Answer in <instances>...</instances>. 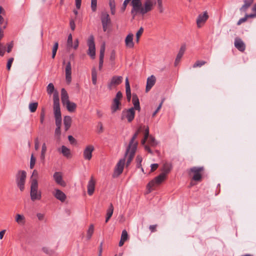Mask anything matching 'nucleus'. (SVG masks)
I'll return each mask as SVG.
<instances>
[{
  "label": "nucleus",
  "instance_id": "obj_36",
  "mask_svg": "<svg viewBox=\"0 0 256 256\" xmlns=\"http://www.w3.org/2000/svg\"><path fill=\"white\" fill-rule=\"evenodd\" d=\"M92 84L96 85L97 83V72L95 68L92 70Z\"/></svg>",
  "mask_w": 256,
  "mask_h": 256
},
{
  "label": "nucleus",
  "instance_id": "obj_20",
  "mask_svg": "<svg viewBox=\"0 0 256 256\" xmlns=\"http://www.w3.org/2000/svg\"><path fill=\"white\" fill-rule=\"evenodd\" d=\"M156 78L153 75L151 76H150L148 78L146 88V92H148L154 86L156 82Z\"/></svg>",
  "mask_w": 256,
  "mask_h": 256
},
{
  "label": "nucleus",
  "instance_id": "obj_39",
  "mask_svg": "<svg viewBox=\"0 0 256 256\" xmlns=\"http://www.w3.org/2000/svg\"><path fill=\"white\" fill-rule=\"evenodd\" d=\"M66 46L68 49L71 48L72 47V36L71 34H69L68 36Z\"/></svg>",
  "mask_w": 256,
  "mask_h": 256
},
{
  "label": "nucleus",
  "instance_id": "obj_10",
  "mask_svg": "<svg viewBox=\"0 0 256 256\" xmlns=\"http://www.w3.org/2000/svg\"><path fill=\"white\" fill-rule=\"evenodd\" d=\"M122 76H114L112 77L110 82L108 84V87L110 90H112L113 88L120 84L122 81Z\"/></svg>",
  "mask_w": 256,
  "mask_h": 256
},
{
  "label": "nucleus",
  "instance_id": "obj_53",
  "mask_svg": "<svg viewBox=\"0 0 256 256\" xmlns=\"http://www.w3.org/2000/svg\"><path fill=\"white\" fill-rule=\"evenodd\" d=\"M122 94L120 92H118L114 100H116L118 102H120V99L122 98Z\"/></svg>",
  "mask_w": 256,
  "mask_h": 256
},
{
  "label": "nucleus",
  "instance_id": "obj_19",
  "mask_svg": "<svg viewBox=\"0 0 256 256\" xmlns=\"http://www.w3.org/2000/svg\"><path fill=\"white\" fill-rule=\"evenodd\" d=\"M88 193L90 196H92L95 190V181L93 177H91L88 184Z\"/></svg>",
  "mask_w": 256,
  "mask_h": 256
},
{
  "label": "nucleus",
  "instance_id": "obj_47",
  "mask_svg": "<svg viewBox=\"0 0 256 256\" xmlns=\"http://www.w3.org/2000/svg\"><path fill=\"white\" fill-rule=\"evenodd\" d=\"M128 238V234L126 230H122L120 239L124 241L126 240Z\"/></svg>",
  "mask_w": 256,
  "mask_h": 256
},
{
  "label": "nucleus",
  "instance_id": "obj_44",
  "mask_svg": "<svg viewBox=\"0 0 256 256\" xmlns=\"http://www.w3.org/2000/svg\"><path fill=\"white\" fill-rule=\"evenodd\" d=\"M92 10L93 12L96 10L97 8V0H91V6Z\"/></svg>",
  "mask_w": 256,
  "mask_h": 256
},
{
  "label": "nucleus",
  "instance_id": "obj_5",
  "mask_svg": "<svg viewBox=\"0 0 256 256\" xmlns=\"http://www.w3.org/2000/svg\"><path fill=\"white\" fill-rule=\"evenodd\" d=\"M166 178V176L164 173H161L160 175L156 177L153 180H151L146 186L148 193H150L152 190V188L156 184H160Z\"/></svg>",
  "mask_w": 256,
  "mask_h": 256
},
{
  "label": "nucleus",
  "instance_id": "obj_40",
  "mask_svg": "<svg viewBox=\"0 0 256 256\" xmlns=\"http://www.w3.org/2000/svg\"><path fill=\"white\" fill-rule=\"evenodd\" d=\"M38 104L37 102H32L29 104V109L31 112H34L36 110Z\"/></svg>",
  "mask_w": 256,
  "mask_h": 256
},
{
  "label": "nucleus",
  "instance_id": "obj_32",
  "mask_svg": "<svg viewBox=\"0 0 256 256\" xmlns=\"http://www.w3.org/2000/svg\"><path fill=\"white\" fill-rule=\"evenodd\" d=\"M114 212V206L112 204H110L109 207L106 211V222H108Z\"/></svg>",
  "mask_w": 256,
  "mask_h": 256
},
{
  "label": "nucleus",
  "instance_id": "obj_24",
  "mask_svg": "<svg viewBox=\"0 0 256 256\" xmlns=\"http://www.w3.org/2000/svg\"><path fill=\"white\" fill-rule=\"evenodd\" d=\"M16 222L20 226H23L26 223V219L24 215L16 214L15 216Z\"/></svg>",
  "mask_w": 256,
  "mask_h": 256
},
{
  "label": "nucleus",
  "instance_id": "obj_37",
  "mask_svg": "<svg viewBox=\"0 0 256 256\" xmlns=\"http://www.w3.org/2000/svg\"><path fill=\"white\" fill-rule=\"evenodd\" d=\"M108 4L112 14H114L116 12V3L114 0H109Z\"/></svg>",
  "mask_w": 256,
  "mask_h": 256
},
{
  "label": "nucleus",
  "instance_id": "obj_43",
  "mask_svg": "<svg viewBox=\"0 0 256 256\" xmlns=\"http://www.w3.org/2000/svg\"><path fill=\"white\" fill-rule=\"evenodd\" d=\"M58 42H55V44H54V45L53 46L52 50V58H54L56 56V52H57V50L58 48Z\"/></svg>",
  "mask_w": 256,
  "mask_h": 256
},
{
  "label": "nucleus",
  "instance_id": "obj_41",
  "mask_svg": "<svg viewBox=\"0 0 256 256\" xmlns=\"http://www.w3.org/2000/svg\"><path fill=\"white\" fill-rule=\"evenodd\" d=\"M148 140V144L152 146H155L158 144V142L156 140L155 138L152 136H150Z\"/></svg>",
  "mask_w": 256,
  "mask_h": 256
},
{
  "label": "nucleus",
  "instance_id": "obj_15",
  "mask_svg": "<svg viewBox=\"0 0 256 256\" xmlns=\"http://www.w3.org/2000/svg\"><path fill=\"white\" fill-rule=\"evenodd\" d=\"M54 178L56 182L62 186H65L66 184L64 181L62 180V176L61 172H55L53 175Z\"/></svg>",
  "mask_w": 256,
  "mask_h": 256
},
{
  "label": "nucleus",
  "instance_id": "obj_42",
  "mask_svg": "<svg viewBox=\"0 0 256 256\" xmlns=\"http://www.w3.org/2000/svg\"><path fill=\"white\" fill-rule=\"evenodd\" d=\"M62 122H56V128L55 130V134L57 136L60 134V126Z\"/></svg>",
  "mask_w": 256,
  "mask_h": 256
},
{
  "label": "nucleus",
  "instance_id": "obj_1",
  "mask_svg": "<svg viewBox=\"0 0 256 256\" xmlns=\"http://www.w3.org/2000/svg\"><path fill=\"white\" fill-rule=\"evenodd\" d=\"M139 132L140 130L133 135L126 147L124 158L120 160L117 164L114 170V173L117 175H120L122 173L126 160V166H128L132 162L137 150L138 142L136 139Z\"/></svg>",
  "mask_w": 256,
  "mask_h": 256
},
{
  "label": "nucleus",
  "instance_id": "obj_35",
  "mask_svg": "<svg viewBox=\"0 0 256 256\" xmlns=\"http://www.w3.org/2000/svg\"><path fill=\"white\" fill-rule=\"evenodd\" d=\"M94 232V226L92 224L90 226L86 232V238L88 240H89L91 238L92 234Z\"/></svg>",
  "mask_w": 256,
  "mask_h": 256
},
{
  "label": "nucleus",
  "instance_id": "obj_59",
  "mask_svg": "<svg viewBox=\"0 0 256 256\" xmlns=\"http://www.w3.org/2000/svg\"><path fill=\"white\" fill-rule=\"evenodd\" d=\"M158 166V164H153L150 165L151 171L154 172L155 170Z\"/></svg>",
  "mask_w": 256,
  "mask_h": 256
},
{
  "label": "nucleus",
  "instance_id": "obj_18",
  "mask_svg": "<svg viewBox=\"0 0 256 256\" xmlns=\"http://www.w3.org/2000/svg\"><path fill=\"white\" fill-rule=\"evenodd\" d=\"M65 72H66V82L70 83L72 80V66L71 63L70 62H68L65 68Z\"/></svg>",
  "mask_w": 256,
  "mask_h": 256
},
{
  "label": "nucleus",
  "instance_id": "obj_45",
  "mask_svg": "<svg viewBox=\"0 0 256 256\" xmlns=\"http://www.w3.org/2000/svg\"><path fill=\"white\" fill-rule=\"evenodd\" d=\"M206 62L204 60H198L193 65L192 67L194 68H196V67H201L203 65H204Z\"/></svg>",
  "mask_w": 256,
  "mask_h": 256
},
{
  "label": "nucleus",
  "instance_id": "obj_13",
  "mask_svg": "<svg viewBox=\"0 0 256 256\" xmlns=\"http://www.w3.org/2000/svg\"><path fill=\"white\" fill-rule=\"evenodd\" d=\"M94 146L92 145L87 146L84 150V158L86 160H90L92 157V152L94 150Z\"/></svg>",
  "mask_w": 256,
  "mask_h": 256
},
{
  "label": "nucleus",
  "instance_id": "obj_21",
  "mask_svg": "<svg viewBox=\"0 0 256 256\" xmlns=\"http://www.w3.org/2000/svg\"><path fill=\"white\" fill-rule=\"evenodd\" d=\"M234 46L237 49L241 52L244 51L246 48L244 42L240 38H235Z\"/></svg>",
  "mask_w": 256,
  "mask_h": 256
},
{
  "label": "nucleus",
  "instance_id": "obj_58",
  "mask_svg": "<svg viewBox=\"0 0 256 256\" xmlns=\"http://www.w3.org/2000/svg\"><path fill=\"white\" fill-rule=\"evenodd\" d=\"M36 216L40 220H42L44 218V214L42 213H38L36 214Z\"/></svg>",
  "mask_w": 256,
  "mask_h": 256
},
{
  "label": "nucleus",
  "instance_id": "obj_49",
  "mask_svg": "<svg viewBox=\"0 0 256 256\" xmlns=\"http://www.w3.org/2000/svg\"><path fill=\"white\" fill-rule=\"evenodd\" d=\"M158 6L159 11L160 13H162L164 10V8L162 6V0H157Z\"/></svg>",
  "mask_w": 256,
  "mask_h": 256
},
{
  "label": "nucleus",
  "instance_id": "obj_26",
  "mask_svg": "<svg viewBox=\"0 0 256 256\" xmlns=\"http://www.w3.org/2000/svg\"><path fill=\"white\" fill-rule=\"evenodd\" d=\"M61 100L63 105L70 102L68 94L64 88L61 90Z\"/></svg>",
  "mask_w": 256,
  "mask_h": 256
},
{
  "label": "nucleus",
  "instance_id": "obj_38",
  "mask_svg": "<svg viewBox=\"0 0 256 256\" xmlns=\"http://www.w3.org/2000/svg\"><path fill=\"white\" fill-rule=\"evenodd\" d=\"M46 151V146L45 143H44L42 145V151L40 154V159L42 160H44L45 154Z\"/></svg>",
  "mask_w": 256,
  "mask_h": 256
},
{
  "label": "nucleus",
  "instance_id": "obj_63",
  "mask_svg": "<svg viewBox=\"0 0 256 256\" xmlns=\"http://www.w3.org/2000/svg\"><path fill=\"white\" fill-rule=\"evenodd\" d=\"M44 116H45L44 112V110H42V112L40 114V121L41 124H42L44 122Z\"/></svg>",
  "mask_w": 256,
  "mask_h": 256
},
{
  "label": "nucleus",
  "instance_id": "obj_3",
  "mask_svg": "<svg viewBox=\"0 0 256 256\" xmlns=\"http://www.w3.org/2000/svg\"><path fill=\"white\" fill-rule=\"evenodd\" d=\"M54 111L56 122H62L61 112L60 106V100L58 94L57 92H54L53 95Z\"/></svg>",
  "mask_w": 256,
  "mask_h": 256
},
{
  "label": "nucleus",
  "instance_id": "obj_51",
  "mask_svg": "<svg viewBox=\"0 0 256 256\" xmlns=\"http://www.w3.org/2000/svg\"><path fill=\"white\" fill-rule=\"evenodd\" d=\"M36 162V158L34 157V156L32 154L30 158V168H33Z\"/></svg>",
  "mask_w": 256,
  "mask_h": 256
},
{
  "label": "nucleus",
  "instance_id": "obj_4",
  "mask_svg": "<svg viewBox=\"0 0 256 256\" xmlns=\"http://www.w3.org/2000/svg\"><path fill=\"white\" fill-rule=\"evenodd\" d=\"M26 176L24 170H20L16 176V182L20 190L22 192L24 189V184Z\"/></svg>",
  "mask_w": 256,
  "mask_h": 256
},
{
  "label": "nucleus",
  "instance_id": "obj_11",
  "mask_svg": "<svg viewBox=\"0 0 256 256\" xmlns=\"http://www.w3.org/2000/svg\"><path fill=\"white\" fill-rule=\"evenodd\" d=\"M190 172L194 173L193 176V180L196 181H199L202 178V174L200 173L204 170L203 167H192L190 168Z\"/></svg>",
  "mask_w": 256,
  "mask_h": 256
},
{
  "label": "nucleus",
  "instance_id": "obj_7",
  "mask_svg": "<svg viewBox=\"0 0 256 256\" xmlns=\"http://www.w3.org/2000/svg\"><path fill=\"white\" fill-rule=\"evenodd\" d=\"M134 108H132L128 110H124L122 112L121 118L122 120L126 118L128 122H131L134 120Z\"/></svg>",
  "mask_w": 256,
  "mask_h": 256
},
{
  "label": "nucleus",
  "instance_id": "obj_22",
  "mask_svg": "<svg viewBox=\"0 0 256 256\" xmlns=\"http://www.w3.org/2000/svg\"><path fill=\"white\" fill-rule=\"evenodd\" d=\"M186 49V46L185 44H182L177 54L176 58L175 60L174 65L176 66L178 62H180L181 58L184 54V52Z\"/></svg>",
  "mask_w": 256,
  "mask_h": 256
},
{
  "label": "nucleus",
  "instance_id": "obj_62",
  "mask_svg": "<svg viewBox=\"0 0 256 256\" xmlns=\"http://www.w3.org/2000/svg\"><path fill=\"white\" fill-rule=\"evenodd\" d=\"M76 6L78 9H80L81 6L82 0H75Z\"/></svg>",
  "mask_w": 256,
  "mask_h": 256
},
{
  "label": "nucleus",
  "instance_id": "obj_33",
  "mask_svg": "<svg viewBox=\"0 0 256 256\" xmlns=\"http://www.w3.org/2000/svg\"><path fill=\"white\" fill-rule=\"evenodd\" d=\"M64 106H66L67 110L70 112H73L75 110L76 105L75 103L70 102V101L65 104Z\"/></svg>",
  "mask_w": 256,
  "mask_h": 256
},
{
  "label": "nucleus",
  "instance_id": "obj_28",
  "mask_svg": "<svg viewBox=\"0 0 256 256\" xmlns=\"http://www.w3.org/2000/svg\"><path fill=\"white\" fill-rule=\"evenodd\" d=\"M244 5L240 8V11L246 12L253 2V0H244Z\"/></svg>",
  "mask_w": 256,
  "mask_h": 256
},
{
  "label": "nucleus",
  "instance_id": "obj_6",
  "mask_svg": "<svg viewBox=\"0 0 256 256\" xmlns=\"http://www.w3.org/2000/svg\"><path fill=\"white\" fill-rule=\"evenodd\" d=\"M88 46V54L92 58H94L96 55V47L94 41V37L90 35L87 40Z\"/></svg>",
  "mask_w": 256,
  "mask_h": 256
},
{
  "label": "nucleus",
  "instance_id": "obj_9",
  "mask_svg": "<svg viewBox=\"0 0 256 256\" xmlns=\"http://www.w3.org/2000/svg\"><path fill=\"white\" fill-rule=\"evenodd\" d=\"M101 20L102 25V28L104 32H106L108 26L110 24L111 20L109 14L107 12H102L101 16Z\"/></svg>",
  "mask_w": 256,
  "mask_h": 256
},
{
  "label": "nucleus",
  "instance_id": "obj_56",
  "mask_svg": "<svg viewBox=\"0 0 256 256\" xmlns=\"http://www.w3.org/2000/svg\"><path fill=\"white\" fill-rule=\"evenodd\" d=\"M247 20V18L245 15V16L240 18L237 22L238 25H240L242 23L245 22Z\"/></svg>",
  "mask_w": 256,
  "mask_h": 256
},
{
  "label": "nucleus",
  "instance_id": "obj_31",
  "mask_svg": "<svg viewBox=\"0 0 256 256\" xmlns=\"http://www.w3.org/2000/svg\"><path fill=\"white\" fill-rule=\"evenodd\" d=\"M172 168V166L168 162L164 163L163 164V166L162 169V173H164V175L166 176V174L170 171Z\"/></svg>",
  "mask_w": 256,
  "mask_h": 256
},
{
  "label": "nucleus",
  "instance_id": "obj_60",
  "mask_svg": "<svg viewBox=\"0 0 256 256\" xmlns=\"http://www.w3.org/2000/svg\"><path fill=\"white\" fill-rule=\"evenodd\" d=\"M40 145H39V142L38 140V138H36L34 140V148L36 150H38L39 148Z\"/></svg>",
  "mask_w": 256,
  "mask_h": 256
},
{
  "label": "nucleus",
  "instance_id": "obj_52",
  "mask_svg": "<svg viewBox=\"0 0 256 256\" xmlns=\"http://www.w3.org/2000/svg\"><path fill=\"white\" fill-rule=\"evenodd\" d=\"M163 102H164V100H162V102L160 104L159 106H158V107L157 108L156 110L154 112V113L152 114V117H154L156 115V114L160 110V109L162 108Z\"/></svg>",
  "mask_w": 256,
  "mask_h": 256
},
{
  "label": "nucleus",
  "instance_id": "obj_23",
  "mask_svg": "<svg viewBox=\"0 0 256 256\" xmlns=\"http://www.w3.org/2000/svg\"><path fill=\"white\" fill-rule=\"evenodd\" d=\"M134 35L132 34H129L125 39L126 46L128 48H132L134 46V42H133Z\"/></svg>",
  "mask_w": 256,
  "mask_h": 256
},
{
  "label": "nucleus",
  "instance_id": "obj_48",
  "mask_svg": "<svg viewBox=\"0 0 256 256\" xmlns=\"http://www.w3.org/2000/svg\"><path fill=\"white\" fill-rule=\"evenodd\" d=\"M144 32V28L141 27L140 30L137 32L136 34V42H139V39H140V36L142 35V34Z\"/></svg>",
  "mask_w": 256,
  "mask_h": 256
},
{
  "label": "nucleus",
  "instance_id": "obj_46",
  "mask_svg": "<svg viewBox=\"0 0 256 256\" xmlns=\"http://www.w3.org/2000/svg\"><path fill=\"white\" fill-rule=\"evenodd\" d=\"M54 90V86L52 84L50 83L47 86V92L48 94H52Z\"/></svg>",
  "mask_w": 256,
  "mask_h": 256
},
{
  "label": "nucleus",
  "instance_id": "obj_64",
  "mask_svg": "<svg viewBox=\"0 0 256 256\" xmlns=\"http://www.w3.org/2000/svg\"><path fill=\"white\" fill-rule=\"evenodd\" d=\"M156 224H154V225H150L149 227V229L151 231V232H154L156 230Z\"/></svg>",
  "mask_w": 256,
  "mask_h": 256
},
{
  "label": "nucleus",
  "instance_id": "obj_17",
  "mask_svg": "<svg viewBox=\"0 0 256 256\" xmlns=\"http://www.w3.org/2000/svg\"><path fill=\"white\" fill-rule=\"evenodd\" d=\"M53 194L56 199L62 202H64L66 198L64 193L58 189H55Z\"/></svg>",
  "mask_w": 256,
  "mask_h": 256
},
{
  "label": "nucleus",
  "instance_id": "obj_8",
  "mask_svg": "<svg viewBox=\"0 0 256 256\" xmlns=\"http://www.w3.org/2000/svg\"><path fill=\"white\" fill-rule=\"evenodd\" d=\"M154 4L151 0H146L144 4V6H141L138 13L144 15L148 12H150L153 8Z\"/></svg>",
  "mask_w": 256,
  "mask_h": 256
},
{
  "label": "nucleus",
  "instance_id": "obj_50",
  "mask_svg": "<svg viewBox=\"0 0 256 256\" xmlns=\"http://www.w3.org/2000/svg\"><path fill=\"white\" fill-rule=\"evenodd\" d=\"M104 52H105V46H104V44L100 47V58H104Z\"/></svg>",
  "mask_w": 256,
  "mask_h": 256
},
{
  "label": "nucleus",
  "instance_id": "obj_34",
  "mask_svg": "<svg viewBox=\"0 0 256 256\" xmlns=\"http://www.w3.org/2000/svg\"><path fill=\"white\" fill-rule=\"evenodd\" d=\"M42 251L50 256H54L56 254L55 251L48 247L44 246L42 248Z\"/></svg>",
  "mask_w": 256,
  "mask_h": 256
},
{
  "label": "nucleus",
  "instance_id": "obj_12",
  "mask_svg": "<svg viewBox=\"0 0 256 256\" xmlns=\"http://www.w3.org/2000/svg\"><path fill=\"white\" fill-rule=\"evenodd\" d=\"M149 129L148 127H146L144 130V138L141 141V144L144 146V150L147 151L148 153L152 154V152L150 148V147L146 144V141L149 138Z\"/></svg>",
  "mask_w": 256,
  "mask_h": 256
},
{
  "label": "nucleus",
  "instance_id": "obj_25",
  "mask_svg": "<svg viewBox=\"0 0 256 256\" xmlns=\"http://www.w3.org/2000/svg\"><path fill=\"white\" fill-rule=\"evenodd\" d=\"M58 150L64 156L67 158H69L71 156L70 150L64 146H62L61 148L58 149Z\"/></svg>",
  "mask_w": 256,
  "mask_h": 256
},
{
  "label": "nucleus",
  "instance_id": "obj_61",
  "mask_svg": "<svg viewBox=\"0 0 256 256\" xmlns=\"http://www.w3.org/2000/svg\"><path fill=\"white\" fill-rule=\"evenodd\" d=\"M104 58H100V62H99V70H101L102 66H103V62H104Z\"/></svg>",
  "mask_w": 256,
  "mask_h": 256
},
{
  "label": "nucleus",
  "instance_id": "obj_57",
  "mask_svg": "<svg viewBox=\"0 0 256 256\" xmlns=\"http://www.w3.org/2000/svg\"><path fill=\"white\" fill-rule=\"evenodd\" d=\"M70 24L72 30H74L76 28L74 21L72 20H70Z\"/></svg>",
  "mask_w": 256,
  "mask_h": 256
},
{
  "label": "nucleus",
  "instance_id": "obj_27",
  "mask_svg": "<svg viewBox=\"0 0 256 256\" xmlns=\"http://www.w3.org/2000/svg\"><path fill=\"white\" fill-rule=\"evenodd\" d=\"M64 129L66 131H67L70 127L72 124V118L70 116H65L64 118Z\"/></svg>",
  "mask_w": 256,
  "mask_h": 256
},
{
  "label": "nucleus",
  "instance_id": "obj_55",
  "mask_svg": "<svg viewBox=\"0 0 256 256\" xmlns=\"http://www.w3.org/2000/svg\"><path fill=\"white\" fill-rule=\"evenodd\" d=\"M13 60H14V58H10L8 60V63H7V64H6V67H7V68H8V70H10Z\"/></svg>",
  "mask_w": 256,
  "mask_h": 256
},
{
  "label": "nucleus",
  "instance_id": "obj_16",
  "mask_svg": "<svg viewBox=\"0 0 256 256\" xmlns=\"http://www.w3.org/2000/svg\"><path fill=\"white\" fill-rule=\"evenodd\" d=\"M132 8V14L135 12V14L138 12L140 9L142 5L140 0H132L131 2Z\"/></svg>",
  "mask_w": 256,
  "mask_h": 256
},
{
  "label": "nucleus",
  "instance_id": "obj_2",
  "mask_svg": "<svg viewBox=\"0 0 256 256\" xmlns=\"http://www.w3.org/2000/svg\"><path fill=\"white\" fill-rule=\"evenodd\" d=\"M30 196L33 202L40 200L42 198V192L38 190V182L36 178H32Z\"/></svg>",
  "mask_w": 256,
  "mask_h": 256
},
{
  "label": "nucleus",
  "instance_id": "obj_14",
  "mask_svg": "<svg viewBox=\"0 0 256 256\" xmlns=\"http://www.w3.org/2000/svg\"><path fill=\"white\" fill-rule=\"evenodd\" d=\"M208 18V16L206 12H204L202 14L198 15L196 20V24L198 28L202 26L204 24L206 20Z\"/></svg>",
  "mask_w": 256,
  "mask_h": 256
},
{
  "label": "nucleus",
  "instance_id": "obj_29",
  "mask_svg": "<svg viewBox=\"0 0 256 256\" xmlns=\"http://www.w3.org/2000/svg\"><path fill=\"white\" fill-rule=\"evenodd\" d=\"M132 101L134 106V108H134V110H140V106L139 100L136 94H133Z\"/></svg>",
  "mask_w": 256,
  "mask_h": 256
},
{
  "label": "nucleus",
  "instance_id": "obj_54",
  "mask_svg": "<svg viewBox=\"0 0 256 256\" xmlns=\"http://www.w3.org/2000/svg\"><path fill=\"white\" fill-rule=\"evenodd\" d=\"M78 44H79V41H78V38H76V40H75L74 42V44H72V48H73L74 50H76L78 47Z\"/></svg>",
  "mask_w": 256,
  "mask_h": 256
},
{
  "label": "nucleus",
  "instance_id": "obj_30",
  "mask_svg": "<svg viewBox=\"0 0 256 256\" xmlns=\"http://www.w3.org/2000/svg\"><path fill=\"white\" fill-rule=\"evenodd\" d=\"M120 102L116 100H114L112 102V105L111 106V110L112 114L116 112L118 110L120 109Z\"/></svg>",
  "mask_w": 256,
  "mask_h": 256
}]
</instances>
